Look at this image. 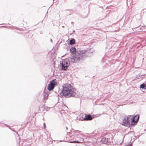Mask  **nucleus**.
I'll return each instance as SVG.
<instances>
[{
    "instance_id": "nucleus-10",
    "label": "nucleus",
    "mask_w": 146,
    "mask_h": 146,
    "mask_svg": "<svg viewBox=\"0 0 146 146\" xmlns=\"http://www.w3.org/2000/svg\"><path fill=\"white\" fill-rule=\"evenodd\" d=\"M75 43V40L74 39L71 40L70 41V44L71 45H73Z\"/></svg>"
},
{
    "instance_id": "nucleus-4",
    "label": "nucleus",
    "mask_w": 146,
    "mask_h": 146,
    "mask_svg": "<svg viewBox=\"0 0 146 146\" xmlns=\"http://www.w3.org/2000/svg\"><path fill=\"white\" fill-rule=\"evenodd\" d=\"M57 85L56 80L55 79L52 80L50 82V83L48 85V89L49 91L52 90L54 87Z\"/></svg>"
},
{
    "instance_id": "nucleus-2",
    "label": "nucleus",
    "mask_w": 146,
    "mask_h": 146,
    "mask_svg": "<svg viewBox=\"0 0 146 146\" xmlns=\"http://www.w3.org/2000/svg\"><path fill=\"white\" fill-rule=\"evenodd\" d=\"M127 116L128 118V123H129V125L132 126L135 125L139 119V116L138 115L134 116L132 115H128Z\"/></svg>"
},
{
    "instance_id": "nucleus-5",
    "label": "nucleus",
    "mask_w": 146,
    "mask_h": 146,
    "mask_svg": "<svg viewBox=\"0 0 146 146\" xmlns=\"http://www.w3.org/2000/svg\"><path fill=\"white\" fill-rule=\"evenodd\" d=\"M122 124L125 126H127L129 125L128 123V118L127 116H125L122 120Z\"/></svg>"
},
{
    "instance_id": "nucleus-1",
    "label": "nucleus",
    "mask_w": 146,
    "mask_h": 146,
    "mask_svg": "<svg viewBox=\"0 0 146 146\" xmlns=\"http://www.w3.org/2000/svg\"><path fill=\"white\" fill-rule=\"evenodd\" d=\"M62 90V96L66 98L72 97L74 96L76 94V90L69 84H64Z\"/></svg>"
},
{
    "instance_id": "nucleus-6",
    "label": "nucleus",
    "mask_w": 146,
    "mask_h": 146,
    "mask_svg": "<svg viewBox=\"0 0 146 146\" xmlns=\"http://www.w3.org/2000/svg\"><path fill=\"white\" fill-rule=\"evenodd\" d=\"M68 64V63L67 61L65 60H63L62 63V69L64 70H66L67 68Z\"/></svg>"
},
{
    "instance_id": "nucleus-9",
    "label": "nucleus",
    "mask_w": 146,
    "mask_h": 146,
    "mask_svg": "<svg viewBox=\"0 0 146 146\" xmlns=\"http://www.w3.org/2000/svg\"><path fill=\"white\" fill-rule=\"evenodd\" d=\"M140 88L143 89L144 88L145 89H146V85L144 83H143L141 84L140 86Z\"/></svg>"
},
{
    "instance_id": "nucleus-7",
    "label": "nucleus",
    "mask_w": 146,
    "mask_h": 146,
    "mask_svg": "<svg viewBox=\"0 0 146 146\" xmlns=\"http://www.w3.org/2000/svg\"><path fill=\"white\" fill-rule=\"evenodd\" d=\"M92 119V117L90 115L85 114V116L84 118V120H91Z\"/></svg>"
},
{
    "instance_id": "nucleus-8",
    "label": "nucleus",
    "mask_w": 146,
    "mask_h": 146,
    "mask_svg": "<svg viewBox=\"0 0 146 146\" xmlns=\"http://www.w3.org/2000/svg\"><path fill=\"white\" fill-rule=\"evenodd\" d=\"M76 52V49L74 47H72L70 49V52L72 54Z\"/></svg>"
},
{
    "instance_id": "nucleus-3",
    "label": "nucleus",
    "mask_w": 146,
    "mask_h": 146,
    "mask_svg": "<svg viewBox=\"0 0 146 146\" xmlns=\"http://www.w3.org/2000/svg\"><path fill=\"white\" fill-rule=\"evenodd\" d=\"M85 54L80 50H78L77 53L73 56L72 59L73 62H75L77 61H80L82 59L83 56L85 55Z\"/></svg>"
},
{
    "instance_id": "nucleus-11",
    "label": "nucleus",
    "mask_w": 146,
    "mask_h": 146,
    "mask_svg": "<svg viewBox=\"0 0 146 146\" xmlns=\"http://www.w3.org/2000/svg\"><path fill=\"white\" fill-rule=\"evenodd\" d=\"M71 143H80V142L78 141H73L71 142Z\"/></svg>"
}]
</instances>
